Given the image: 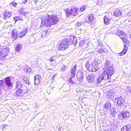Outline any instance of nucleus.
Returning <instances> with one entry per match:
<instances>
[{
    "label": "nucleus",
    "instance_id": "obj_1",
    "mask_svg": "<svg viewBox=\"0 0 131 131\" xmlns=\"http://www.w3.org/2000/svg\"><path fill=\"white\" fill-rule=\"evenodd\" d=\"M114 69L111 66L108 67L107 68L104 69L102 74L104 80H107V82H110L111 77L114 73Z\"/></svg>",
    "mask_w": 131,
    "mask_h": 131
},
{
    "label": "nucleus",
    "instance_id": "obj_2",
    "mask_svg": "<svg viewBox=\"0 0 131 131\" xmlns=\"http://www.w3.org/2000/svg\"><path fill=\"white\" fill-rule=\"evenodd\" d=\"M58 18L56 16L48 15V18H45L44 21L41 20V25H55L58 21Z\"/></svg>",
    "mask_w": 131,
    "mask_h": 131
},
{
    "label": "nucleus",
    "instance_id": "obj_3",
    "mask_svg": "<svg viewBox=\"0 0 131 131\" xmlns=\"http://www.w3.org/2000/svg\"><path fill=\"white\" fill-rule=\"evenodd\" d=\"M78 9L77 8L74 7H70L66 9L65 11L67 14V17H70L71 15L73 16H77L79 13Z\"/></svg>",
    "mask_w": 131,
    "mask_h": 131
},
{
    "label": "nucleus",
    "instance_id": "obj_4",
    "mask_svg": "<svg viewBox=\"0 0 131 131\" xmlns=\"http://www.w3.org/2000/svg\"><path fill=\"white\" fill-rule=\"evenodd\" d=\"M76 68V66L75 65L71 69V75L70 78L69 80V82L71 84H75L76 80L75 77V71Z\"/></svg>",
    "mask_w": 131,
    "mask_h": 131
},
{
    "label": "nucleus",
    "instance_id": "obj_5",
    "mask_svg": "<svg viewBox=\"0 0 131 131\" xmlns=\"http://www.w3.org/2000/svg\"><path fill=\"white\" fill-rule=\"evenodd\" d=\"M9 49L8 48H7L0 49V59H1L8 55L9 52Z\"/></svg>",
    "mask_w": 131,
    "mask_h": 131
},
{
    "label": "nucleus",
    "instance_id": "obj_6",
    "mask_svg": "<svg viewBox=\"0 0 131 131\" xmlns=\"http://www.w3.org/2000/svg\"><path fill=\"white\" fill-rule=\"evenodd\" d=\"M125 102V98L123 96H120L116 98L115 100V102L116 104V105L118 106L122 105Z\"/></svg>",
    "mask_w": 131,
    "mask_h": 131
},
{
    "label": "nucleus",
    "instance_id": "obj_7",
    "mask_svg": "<svg viewBox=\"0 0 131 131\" xmlns=\"http://www.w3.org/2000/svg\"><path fill=\"white\" fill-rule=\"evenodd\" d=\"M130 115L129 112L127 111H123L122 113L119 114V118L121 119H126Z\"/></svg>",
    "mask_w": 131,
    "mask_h": 131
},
{
    "label": "nucleus",
    "instance_id": "obj_8",
    "mask_svg": "<svg viewBox=\"0 0 131 131\" xmlns=\"http://www.w3.org/2000/svg\"><path fill=\"white\" fill-rule=\"evenodd\" d=\"M68 47L67 41L64 39L62 42L60 44L59 47L61 50H63L66 49Z\"/></svg>",
    "mask_w": 131,
    "mask_h": 131
},
{
    "label": "nucleus",
    "instance_id": "obj_9",
    "mask_svg": "<svg viewBox=\"0 0 131 131\" xmlns=\"http://www.w3.org/2000/svg\"><path fill=\"white\" fill-rule=\"evenodd\" d=\"M88 19L86 18V21H87L88 24H91L92 25L95 24V19L93 15L91 14L88 16Z\"/></svg>",
    "mask_w": 131,
    "mask_h": 131
},
{
    "label": "nucleus",
    "instance_id": "obj_10",
    "mask_svg": "<svg viewBox=\"0 0 131 131\" xmlns=\"http://www.w3.org/2000/svg\"><path fill=\"white\" fill-rule=\"evenodd\" d=\"M25 93V91L23 89H18V90H16L15 95L18 96H24Z\"/></svg>",
    "mask_w": 131,
    "mask_h": 131
},
{
    "label": "nucleus",
    "instance_id": "obj_11",
    "mask_svg": "<svg viewBox=\"0 0 131 131\" xmlns=\"http://www.w3.org/2000/svg\"><path fill=\"white\" fill-rule=\"evenodd\" d=\"M5 81L7 87L9 88L11 87L12 86V83H11L10 77H7L5 78Z\"/></svg>",
    "mask_w": 131,
    "mask_h": 131
},
{
    "label": "nucleus",
    "instance_id": "obj_12",
    "mask_svg": "<svg viewBox=\"0 0 131 131\" xmlns=\"http://www.w3.org/2000/svg\"><path fill=\"white\" fill-rule=\"evenodd\" d=\"M95 75L92 74L88 75L87 77V80L88 82L92 83L95 81Z\"/></svg>",
    "mask_w": 131,
    "mask_h": 131
},
{
    "label": "nucleus",
    "instance_id": "obj_13",
    "mask_svg": "<svg viewBox=\"0 0 131 131\" xmlns=\"http://www.w3.org/2000/svg\"><path fill=\"white\" fill-rule=\"evenodd\" d=\"M64 40H66L67 41L68 45H71L72 43H74V41H75L77 40L76 37H71L70 38L64 39Z\"/></svg>",
    "mask_w": 131,
    "mask_h": 131
},
{
    "label": "nucleus",
    "instance_id": "obj_14",
    "mask_svg": "<svg viewBox=\"0 0 131 131\" xmlns=\"http://www.w3.org/2000/svg\"><path fill=\"white\" fill-rule=\"evenodd\" d=\"M77 77L78 79H79V81L81 82L83 81V79L84 78V75L83 73L81 71H79L78 72Z\"/></svg>",
    "mask_w": 131,
    "mask_h": 131
},
{
    "label": "nucleus",
    "instance_id": "obj_15",
    "mask_svg": "<svg viewBox=\"0 0 131 131\" xmlns=\"http://www.w3.org/2000/svg\"><path fill=\"white\" fill-rule=\"evenodd\" d=\"M115 92L113 90H111L106 92V95L107 97L109 98H113L114 96Z\"/></svg>",
    "mask_w": 131,
    "mask_h": 131
},
{
    "label": "nucleus",
    "instance_id": "obj_16",
    "mask_svg": "<svg viewBox=\"0 0 131 131\" xmlns=\"http://www.w3.org/2000/svg\"><path fill=\"white\" fill-rule=\"evenodd\" d=\"M34 83L35 85L38 84L40 82V80L41 79V77L39 75H36L34 77Z\"/></svg>",
    "mask_w": 131,
    "mask_h": 131
},
{
    "label": "nucleus",
    "instance_id": "obj_17",
    "mask_svg": "<svg viewBox=\"0 0 131 131\" xmlns=\"http://www.w3.org/2000/svg\"><path fill=\"white\" fill-rule=\"evenodd\" d=\"M27 28H25L23 30L21 31L19 33L18 35V36L19 37L22 38L27 34Z\"/></svg>",
    "mask_w": 131,
    "mask_h": 131
},
{
    "label": "nucleus",
    "instance_id": "obj_18",
    "mask_svg": "<svg viewBox=\"0 0 131 131\" xmlns=\"http://www.w3.org/2000/svg\"><path fill=\"white\" fill-rule=\"evenodd\" d=\"M16 88L17 89H24V87H23V85L19 81H17L16 82Z\"/></svg>",
    "mask_w": 131,
    "mask_h": 131
},
{
    "label": "nucleus",
    "instance_id": "obj_19",
    "mask_svg": "<svg viewBox=\"0 0 131 131\" xmlns=\"http://www.w3.org/2000/svg\"><path fill=\"white\" fill-rule=\"evenodd\" d=\"M111 107V104L110 102H108L104 104L103 106V108L107 111L110 109Z\"/></svg>",
    "mask_w": 131,
    "mask_h": 131
},
{
    "label": "nucleus",
    "instance_id": "obj_20",
    "mask_svg": "<svg viewBox=\"0 0 131 131\" xmlns=\"http://www.w3.org/2000/svg\"><path fill=\"white\" fill-rule=\"evenodd\" d=\"M104 80L102 74H99L97 78L96 79V81L97 83L98 84H100L101 82Z\"/></svg>",
    "mask_w": 131,
    "mask_h": 131
},
{
    "label": "nucleus",
    "instance_id": "obj_21",
    "mask_svg": "<svg viewBox=\"0 0 131 131\" xmlns=\"http://www.w3.org/2000/svg\"><path fill=\"white\" fill-rule=\"evenodd\" d=\"M131 126L130 125H128L124 126L122 129L121 131H131Z\"/></svg>",
    "mask_w": 131,
    "mask_h": 131
},
{
    "label": "nucleus",
    "instance_id": "obj_22",
    "mask_svg": "<svg viewBox=\"0 0 131 131\" xmlns=\"http://www.w3.org/2000/svg\"><path fill=\"white\" fill-rule=\"evenodd\" d=\"M22 78L23 79V81H24L26 84L29 85L30 83L29 82V79L28 77H26L25 76H23L22 77Z\"/></svg>",
    "mask_w": 131,
    "mask_h": 131
},
{
    "label": "nucleus",
    "instance_id": "obj_23",
    "mask_svg": "<svg viewBox=\"0 0 131 131\" xmlns=\"http://www.w3.org/2000/svg\"><path fill=\"white\" fill-rule=\"evenodd\" d=\"M12 15L11 12H7L5 13L4 14V19H6L7 18H9Z\"/></svg>",
    "mask_w": 131,
    "mask_h": 131
},
{
    "label": "nucleus",
    "instance_id": "obj_24",
    "mask_svg": "<svg viewBox=\"0 0 131 131\" xmlns=\"http://www.w3.org/2000/svg\"><path fill=\"white\" fill-rule=\"evenodd\" d=\"M93 65L92 64L89 65V63H87L85 66V67L87 69L90 71H93Z\"/></svg>",
    "mask_w": 131,
    "mask_h": 131
},
{
    "label": "nucleus",
    "instance_id": "obj_25",
    "mask_svg": "<svg viewBox=\"0 0 131 131\" xmlns=\"http://www.w3.org/2000/svg\"><path fill=\"white\" fill-rule=\"evenodd\" d=\"M122 14L120 10H116L114 12V15L115 17H118L120 16Z\"/></svg>",
    "mask_w": 131,
    "mask_h": 131
},
{
    "label": "nucleus",
    "instance_id": "obj_26",
    "mask_svg": "<svg viewBox=\"0 0 131 131\" xmlns=\"http://www.w3.org/2000/svg\"><path fill=\"white\" fill-rule=\"evenodd\" d=\"M11 36L15 39H16L17 37L18 36L17 35V32L15 30H14L12 31L11 34Z\"/></svg>",
    "mask_w": 131,
    "mask_h": 131
},
{
    "label": "nucleus",
    "instance_id": "obj_27",
    "mask_svg": "<svg viewBox=\"0 0 131 131\" xmlns=\"http://www.w3.org/2000/svg\"><path fill=\"white\" fill-rule=\"evenodd\" d=\"M112 15L111 13H107L104 17H105V19H106L105 20H107L108 18L110 19H111L112 18Z\"/></svg>",
    "mask_w": 131,
    "mask_h": 131
},
{
    "label": "nucleus",
    "instance_id": "obj_28",
    "mask_svg": "<svg viewBox=\"0 0 131 131\" xmlns=\"http://www.w3.org/2000/svg\"><path fill=\"white\" fill-rule=\"evenodd\" d=\"M110 111L108 112L109 114H111L113 116H114L115 113V108H113L110 109Z\"/></svg>",
    "mask_w": 131,
    "mask_h": 131
},
{
    "label": "nucleus",
    "instance_id": "obj_29",
    "mask_svg": "<svg viewBox=\"0 0 131 131\" xmlns=\"http://www.w3.org/2000/svg\"><path fill=\"white\" fill-rule=\"evenodd\" d=\"M127 49V47L125 46L123 50L120 53V55L122 56L125 54Z\"/></svg>",
    "mask_w": 131,
    "mask_h": 131
},
{
    "label": "nucleus",
    "instance_id": "obj_30",
    "mask_svg": "<svg viewBox=\"0 0 131 131\" xmlns=\"http://www.w3.org/2000/svg\"><path fill=\"white\" fill-rule=\"evenodd\" d=\"M47 31L46 30L42 31L39 34V36L41 37H44L47 35Z\"/></svg>",
    "mask_w": 131,
    "mask_h": 131
},
{
    "label": "nucleus",
    "instance_id": "obj_31",
    "mask_svg": "<svg viewBox=\"0 0 131 131\" xmlns=\"http://www.w3.org/2000/svg\"><path fill=\"white\" fill-rule=\"evenodd\" d=\"M22 46L19 44H17L15 47V50L17 51H19L21 49Z\"/></svg>",
    "mask_w": 131,
    "mask_h": 131
},
{
    "label": "nucleus",
    "instance_id": "obj_32",
    "mask_svg": "<svg viewBox=\"0 0 131 131\" xmlns=\"http://www.w3.org/2000/svg\"><path fill=\"white\" fill-rule=\"evenodd\" d=\"M126 92L128 95H131V88L130 87H127L126 89Z\"/></svg>",
    "mask_w": 131,
    "mask_h": 131
},
{
    "label": "nucleus",
    "instance_id": "obj_33",
    "mask_svg": "<svg viewBox=\"0 0 131 131\" xmlns=\"http://www.w3.org/2000/svg\"><path fill=\"white\" fill-rule=\"evenodd\" d=\"M117 35L118 36L125 35V33L123 31H121L120 30H118L117 32Z\"/></svg>",
    "mask_w": 131,
    "mask_h": 131
},
{
    "label": "nucleus",
    "instance_id": "obj_34",
    "mask_svg": "<svg viewBox=\"0 0 131 131\" xmlns=\"http://www.w3.org/2000/svg\"><path fill=\"white\" fill-rule=\"evenodd\" d=\"M106 19H105V17H104L103 19H104V24H110V19H109V18H108L107 19V20H105Z\"/></svg>",
    "mask_w": 131,
    "mask_h": 131
},
{
    "label": "nucleus",
    "instance_id": "obj_35",
    "mask_svg": "<svg viewBox=\"0 0 131 131\" xmlns=\"http://www.w3.org/2000/svg\"><path fill=\"white\" fill-rule=\"evenodd\" d=\"M5 86L3 80H0V88H4Z\"/></svg>",
    "mask_w": 131,
    "mask_h": 131
},
{
    "label": "nucleus",
    "instance_id": "obj_36",
    "mask_svg": "<svg viewBox=\"0 0 131 131\" xmlns=\"http://www.w3.org/2000/svg\"><path fill=\"white\" fill-rule=\"evenodd\" d=\"M43 25H35V28L36 29H40L42 28Z\"/></svg>",
    "mask_w": 131,
    "mask_h": 131
},
{
    "label": "nucleus",
    "instance_id": "obj_37",
    "mask_svg": "<svg viewBox=\"0 0 131 131\" xmlns=\"http://www.w3.org/2000/svg\"><path fill=\"white\" fill-rule=\"evenodd\" d=\"M14 20L16 22L17 20H20L21 19V18L20 16H16L14 17Z\"/></svg>",
    "mask_w": 131,
    "mask_h": 131
},
{
    "label": "nucleus",
    "instance_id": "obj_38",
    "mask_svg": "<svg viewBox=\"0 0 131 131\" xmlns=\"http://www.w3.org/2000/svg\"><path fill=\"white\" fill-rule=\"evenodd\" d=\"M93 71H92L93 72H95L99 69V68H97V66L96 65H93Z\"/></svg>",
    "mask_w": 131,
    "mask_h": 131
},
{
    "label": "nucleus",
    "instance_id": "obj_39",
    "mask_svg": "<svg viewBox=\"0 0 131 131\" xmlns=\"http://www.w3.org/2000/svg\"><path fill=\"white\" fill-rule=\"evenodd\" d=\"M47 92L48 94H50L52 90V89L50 87H49L47 90Z\"/></svg>",
    "mask_w": 131,
    "mask_h": 131
},
{
    "label": "nucleus",
    "instance_id": "obj_40",
    "mask_svg": "<svg viewBox=\"0 0 131 131\" xmlns=\"http://www.w3.org/2000/svg\"><path fill=\"white\" fill-rule=\"evenodd\" d=\"M86 8V6L85 5H83L81 6L80 9V11L82 12L84 11Z\"/></svg>",
    "mask_w": 131,
    "mask_h": 131
},
{
    "label": "nucleus",
    "instance_id": "obj_41",
    "mask_svg": "<svg viewBox=\"0 0 131 131\" xmlns=\"http://www.w3.org/2000/svg\"><path fill=\"white\" fill-rule=\"evenodd\" d=\"M56 57L55 56H51L49 60L51 61H54L56 59Z\"/></svg>",
    "mask_w": 131,
    "mask_h": 131
},
{
    "label": "nucleus",
    "instance_id": "obj_42",
    "mask_svg": "<svg viewBox=\"0 0 131 131\" xmlns=\"http://www.w3.org/2000/svg\"><path fill=\"white\" fill-rule=\"evenodd\" d=\"M102 4V0H98L97 2V4L98 5H101Z\"/></svg>",
    "mask_w": 131,
    "mask_h": 131
},
{
    "label": "nucleus",
    "instance_id": "obj_43",
    "mask_svg": "<svg viewBox=\"0 0 131 131\" xmlns=\"http://www.w3.org/2000/svg\"><path fill=\"white\" fill-rule=\"evenodd\" d=\"M61 69L62 71H65L66 69V67L64 65H62L61 67Z\"/></svg>",
    "mask_w": 131,
    "mask_h": 131
},
{
    "label": "nucleus",
    "instance_id": "obj_44",
    "mask_svg": "<svg viewBox=\"0 0 131 131\" xmlns=\"http://www.w3.org/2000/svg\"><path fill=\"white\" fill-rule=\"evenodd\" d=\"M97 51L100 54L102 53L103 52H104V49H99L97 50Z\"/></svg>",
    "mask_w": 131,
    "mask_h": 131
},
{
    "label": "nucleus",
    "instance_id": "obj_45",
    "mask_svg": "<svg viewBox=\"0 0 131 131\" xmlns=\"http://www.w3.org/2000/svg\"><path fill=\"white\" fill-rule=\"evenodd\" d=\"M110 64L108 60H107L105 63V66L106 67V68H107V66H108Z\"/></svg>",
    "mask_w": 131,
    "mask_h": 131
},
{
    "label": "nucleus",
    "instance_id": "obj_46",
    "mask_svg": "<svg viewBox=\"0 0 131 131\" xmlns=\"http://www.w3.org/2000/svg\"><path fill=\"white\" fill-rule=\"evenodd\" d=\"M19 13L21 15H25V13H26V12H23L22 10H19Z\"/></svg>",
    "mask_w": 131,
    "mask_h": 131
},
{
    "label": "nucleus",
    "instance_id": "obj_47",
    "mask_svg": "<svg viewBox=\"0 0 131 131\" xmlns=\"http://www.w3.org/2000/svg\"><path fill=\"white\" fill-rule=\"evenodd\" d=\"M84 41H81L80 42L79 46H82L84 44Z\"/></svg>",
    "mask_w": 131,
    "mask_h": 131
},
{
    "label": "nucleus",
    "instance_id": "obj_48",
    "mask_svg": "<svg viewBox=\"0 0 131 131\" xmlns=\"http://www.w3.org/2000/svg\"><path fill=\"white\" fill-rule=\"evenodd\" d=\"M122 39L124 42H126L127 41L125 38H122Z\"/></svg>",
    "mask_w": 131,
    "mask_h": 131
},
{
    "label": "nucleus",
    "instance_id": "obj_49",
    "mask_svg": "<svg viewBox=\"0 0 131 131\" xmlns=\"http://www.w3.org/2000/svg\"><path fill=\"white\" fill-rule=\"evenodd\" d=\"M12 3L13 6L14 7H15L17 4L14 2H13Z\"/></svg>",
    "mask_w": 131,
    "mask_h": 131
},
{
    "label": "nucleus",
    "instance_id": "obj_50",
    "mask_svg": "<svg viewBox=\"0 0 131 131\" xmlns=\"http://www.w3.org/2000/svg\"><path fill=\"white\" fill-rule=\"evenodd\" d=\"M28 67H27L26 68V69H27V70H26V69L25 70V71H27L28 72H29L30 71V69H29L28 68Z\"/></svg>",
    "mask_w": 131,
    "mask_h": 131
},
{
    "label": "nucleus",
    "instance_id": "obj_51",
    "mask_svg": "<svg viewBox=\"0 0 131 131\" xmlns=\"http://www.w3.org/2000/svg\"><path fill=\"white\" fill-rule=\"evenodd\" d=\"M27 2V0H23V3L24 4L26 3Z\"/></svg>",
    "mask_w": 131,
    "mask_h": 131
},
{
    "label": "nucleus",
    "instance_id": "obj_52",
    "mask_svg": "<svg viewBox=\"0 0 131 131\" xmlns=\"http://www.w3.org/2000/svg\"><path fill=\"white\" fill-rule=\"evenodd\" d=\"M2 95V92L1 91V89H0V97H1Z\"/></svg>",
    "mask_w": 131,
    "mask_h": 131
},
{
    "label": "nucleus",
    "instance_id": "obj_53",
    "mask_svg": "<svg viewBox=\"0 0 131 131\" xmlns=\"http://www.w3.org/2000/svg\"><path fill=\"white\" fill-rule=\"evenodd\" d=\"M54 77H55V75H53L52 77V79H53V80H54Z\"/></svg>",
    "mask_w": 131,
    "mask_h": 131
},
{
    "label": "nucleus",
    "instance_id": "obj_54",
    "mask_svg": "<svg viewBox=\"0 0 131 131\" xmlns=\"http://www.w3.org/2000/svg\"><path fill=\"white\" fill-rule=\"evenodd\" d=\"M129 37L131 39V34L129 35Z\"/></svg>",
    "mask_w": 131,
    "mask_h": 131
},
{
    "label": "nucleus",
    "instance_id": "obj_55",
    "mask_svg": "<svg viewBox=\"0 0 131 131\" xmlns=\"http://www.w3.org/2000/svg\"><path fill=\"white\" fill-rule=\"evenodd\" d=\"M47 25L48 26H49V27H50V25Z\"/></svg>",
    "mask_w": 131,
    "mask_h": 131
}]
</instances>
